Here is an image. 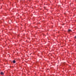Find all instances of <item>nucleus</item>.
I'll return each mask as SVG.
<instances>
[{"instance_id": "nucleus-1", "label": "nucleus", "mask_w": 76, "mask_h": 76, "mask_svg": "<svg viewBox=\"0 0 76 76\" xmlns=\"http://www.w3.org/2000/svg\"><path fill=\"white\" fill-rule=\"evenodd\" d=\"M1 75H4V73H3V72H1Z\"/></svg>"}, {"instance_id": "nucleus-2", "label": "nucleus", "mask_w": 76, "mask_h": 76, "mask_svg": "<svg viewBox=\"0 0 76 76\" xmlns=\"http://www.w3.org/2000/svg\"><path fill=\"white\" fill-rule=\"evenodd\" d=\"M13 63H16V61L15 60H14L13 61Z\"/></svg>"}, {"instance_id": "nucleus-3", "label": "nucleus", "mask_w": 76, "mask_h": 76, "mask_svg": "<svg viewBox=\"0 0 76 76\" xmlns=\"http://www.w3.org/2000/svg\"><path fill=\"white\" fill-rule=\"evenodd\" d=\"M68 31L69 32H70V31H71V30H69Z\"/></svg>"}, {"instance_id": "nucleus-4", "label": "nucleus", "mask_w": 76, "mask_h": 76, "mask_svg": "<svg viewBox=\"0 0 76 76\" xmlns=\"http://www.w3.org/2000/svg\"><path fill=\"white\" fill-rule=\"evenodd\" d=\"M75 39H76V36H75Z\"/></svg>"}]
</instances>
